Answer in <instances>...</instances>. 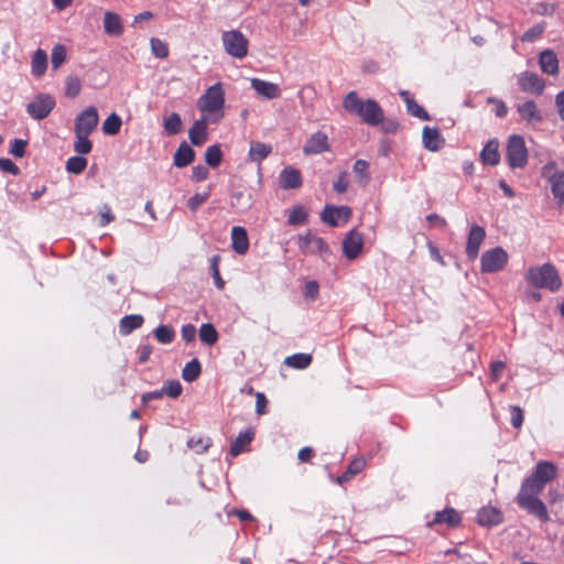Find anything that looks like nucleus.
<instances>
[{
	"mask_svg": "<svg viewBox=\"0 0 564 564\" xmlns=\"http://www.w3.org/2000/svg\"><path fill=\"white\" fill-rule=\"evenodd\" d=\"M546 485L533 476L527 477L517 495L518 506L542 522L550 520L545 503L539 498Z\"/></svg>",
	"mask_w": 564,
	"mask_h": 564,
	"instance_id": "obj_1",
	"label": "nucleus"
},
{
	"mask_svg": "<svg viewBox=\"0 0 564 564\" xmlns=\"http://www.w3.org/2000/svg\"><path fill=\"white\" fill-rule=\"evenodd\" d=\"M343 107L369 126H378L383 120V111L379 104L370 98L367 100L360 99L354 90L344 97Z\"/></svg>",
	"mask_w": 564,
	"mask_h": 564,
	"instance_id": "obj_2",
	"label": "nucleus"
},
{
	"mask_svg": "<svg viewBox=\"0 0 564 564\" xmlns=\"http://www.w3.org/2000/svg\"><path fill=\"white\" fill-rule=\"evenodd\" d=\"M527 282L538 289L556 292L562 286L561 276L552 263L530 267L525 273Z\"/></svg>",
	"mask_w": 564,
	"mask_h": 564,
	"instance_id": "obj_3",
	"label": "nucleus"
},
{
	"mask_svg": "<svg viewBox=\"0 0 564 564\" xmlns=\"http://www.w3.org/2000/svg\"><path fill=\"white\" fill-rule=\"evenodd\" d=\"M225 91L220 83L208 87L197 101V108L200 112L213 116V122L219 121L224 117Z\"/></svg>",
	"mask_w": 564,
	"mask_h": 564,
	"instance_id": "obj_4",
	"label": "nucleus"
},
{
	"mask_svg": "<svg viewBox=\"0 0 564 564\" xmlns=\"http://www.w3.org/2000/svg\"><path fill=\"white\" fill-rule=\"evenodd\" d=\"M299 249L303 254H318L324 260L330 254V249L322 237H317L307 230L304 235L297 236Z\"/></svg>",
	"mask_w": 564,
	"mask_h": 564,
	"instance_id": "obj_5",
	"label": "nucleus"
},
{
	"mask_svg": "<svg viewBox=\"0 0 564 564\" xmlns=\"http://www.w3.org/2000/svg\"><path fill=\"white\" fill-rule=\"evenodd\" d=\"M506 159L511 169H523L528 162V151L521 135L513 134L507 144Z\"/></svg>",
	"mask_w": 564,
	"mask_h": 564,
	"instance_id": "obj_6",
	"label": "nucleus"
},
{
	"mask_svg": "<svg viewBox=\"0 0 564 564\" xmlns=\"http://www.w3.org/2000/svg\"><path fill=\"white\" fill-rule=\"evenodd\" d=\"M221 41L228 55L240 59L247 56L249 42L240 31H225Z\"/></svg>",
	"mask_w": 564,
	"mask_h": 564,
	"instance_id": "obj_7",
	"label": "nucleus"
},
{
	"mask_svg": "<svg viewBox=\"0 0 564 564\" xmlns=\"http://www.w3.org/2000/svg\"><path fill=\"white\" fill-rule=\"evenodd\" d=\"M508 262V253L501 247L485 251L480 258V270L482 273H495L501 271Z\"/></svg>",
	"mask_w": 564,
	"mask_h": 564,
	"instance_id": "obj_8",
	"label": "nucleus"
},
{
	"mask_svg": "<svg viewBox=\"0 0 564 564\" xmlns=\"http://www.w3.org/2000/svg\"><path fill=\"white\" fill-rule=\"evenodd\" d=\"M55 105V99L51 95L39 94L26 105V112L35 120H42L51 113Z\"/></svg>",
	"mask_w": 564,
	"mask_h": 564,
	"instance_id": "obj_9",
	"label": "nucleus"
},
{
	"mask_svg": "<svg viewBox=\"0 0 564 564\" xmlns=\"http://www.w3.org/2000/svg\"><path fill=\"white\" fill-rule=\"evenodd\" d=\"M98 122L99 115L97 108L89 106L76 117L74 132L89 135L97 128Z\"/></svg>",
	"mask_w": 564,
	"mask_h": 564,
	"instance_id": "obj_10",
	"label": "nucleus"
},
{
	"mask_svg": "<svg viewBox=\"0 0 564 564\" xmlns=\"http://www.w3.org/2000/svg\"><path fill=\"white\" fill-rule=\"evenodd\" d=\"M553 170H555V163H547L543 167V175L549 177L552 194L557 199L558 205L564 206V171H555L550 174Z\"/></svg>",
	"mask_w": 564,
	"mask_h": 564,
	"instance_id": "obj_11",
	"label": "nucleus"
},
{
	"mask_svg": "<svg viewBox=\"0 0 564 564\" xmlns=\"http://www.w3.org/2000/svg\"><path fill=\"white\" fill-rule=\"evenodd\" d=\"M350 217L351 208L348 206L326 205L321 213V219L332 227H337L340 221L347 223Z\"/></svg>",
	"mask_w": 564,
	"mask_h": 564,
	"instance_id": "obj_12",
	"label": "nucleus"
},
{
	"mask_svg": "<svg viewBox=\"0 0 564 564\" xmlns=\"http://www.w3.org/2000/svg\"><path fill=\"white\" fill-rule=\"evenodd\" d=\"M364 247V236L357 230H350L343 240V253L348 260L356 259Z\"/></svg>",
	"mask_w": 564,
	"mask_h": 564,
	"instance_id": "obj_13",
	"label": "nucleus"
},
{
	"mask_svg": "<svg viewBox=\"0 0 564 564\" xmlns=\"http://www.w3.org/2000/svg\"><path fill=\"white\" fill-rule=\"evenodd\" d=\"M486 238L485 229L479 225H473L468 232L466 242V254L468 259L475 260L478 256L481 243Z\"/></svg>",
	"mask_w": 564,
	"mask_h": 564,
	"instance_id": "obj_14",
	"label": "nucleus"
},
{
	"mask_svg": "<svg viewBox=\"0 0 564 564\" xmlns=\"http://www.w3.org/2000/svg\"><path fill=\"white\" fill-rule=\"evenodd\" d=\"M519 86L523 91L542 95L545 84L544 80L535 73L524 72L519 76Z\"/></svg>",
	"mask_w": 564,
	"mask_h": 564,
	"instance_id": "obj_15",
	"label": "nucleus"
},
{
	"mask_svg": "<svg viewBox=\"0 0 564 564\" xmlns=\"http://www.w3.org/2000/svg\"><path fill=\"white\" fill-rule=\"evenodd\" d=\"M329 150L328 137L322 131L313 133L303 147V152L307 155L319 154Z\"/></svg>",
	"mask_w": 564,
	"mask_h": 564,
	"instance_id": "obj_16",
	"label": "nucleus"
},
{
	"mask_svg": "<svg viewBox=\"0 0 564 564\" xmlns=\"http://www.w3.org/2000/svg\"><path fill=\"white\" fill-rule=\"evenodd\" d=\"M250 84L252 89L264 99H275L281 95L279 86L271 82H265L260 78H251Z\"/></svg>",
	"mask_w": 564,
	"mask_h": 564,
	"instance_id": "obj_17",
	"label": "nucleus"
},
{
	"mask_svg": "<svg viewBox=\"0 0 564 564\" xmlns=\"http://www.w3.org/2000/svg\"><path fill=\"white\" fill-rule=\"evenodd\" d=\"M556 475L557 468L553 463L549 460H540L536 463L531 476L546 485L552 481Z\"/></svg>",
	"mask_w": 564,
	"mask_h": 564,
	"instance_id": "obj_18",
	"label": "nucleus"
},
{
	"mask_svg": "<svg viewBox=\"0 0 564 564\" xmlns=\"http://www.w3.org/2000/svg\"><path fill=\"white\" fill-rule=\"evenodd\" d=\"M188 138L193 145H202L206 142L207 134V119L205 117L196 120L188 130Z\"/></svg>",
	"mask_w": 564,
	"mask_h": 564,
	"instance_id": "obj_19",
	"label": "nucleus"
},
{
	"mask_svg": "<svg viewBox=\"0 0 564 564\" xmlns=\"http://www.w3.org/2000/svg\"><path fill=\"white\" fill-rule=\"evenodd\" d=\"M231 247L238 254H245L249 249V238L243 227L235 226L231 229Z\"/></svg>",
	"mask_w": 564,
	"mask_h": 564,
	"instance_id": "obj_20",
	"label": "nucleus"
},
{
	"mask_svg": "<svg viewBox=\"0 0 564 564\" xmlns=\"http://www.w3.org/2000/svg\"><path fill=\"white\" fill-rule=\"evenodd\" d=\"M422 139L424 147L433 152L438 151L444 145V139L436 128L424 127Z\"/></svg>",
	"mask_w": 564,
	"mask_h": 564,
	"instance_id": "obj_21",
	"label": "nucleus"
},
{
	"mask_svg": "<svg viewBox=\"0 0 564 564\" xmlns=\"http://www.w3.org/2000/svg\"><path fill=\"white\" fill-rule=\"evenodd\" d=\"M302 177L299 170L294 167H285L280 173V186L283 189H293L300 187Z\"/></svg>",
	"mask_w": 564,
	"mask_h": 564,
	"instance_id": "obj_22",
	"label": "nucleus"
},
{
	"mask_svg": "<svg viewBox=\"0 0 564 564\" xmlns=\"http://www.w3.org/2000/svg\"><path fill=\"white\" fill-rule=\"evenodd\" d=\"M445 523L449 528H455L460 523V516L454 508H446L443 511H437L434 514L432 524Z\"/></svg>",
	"mask_w": 564,
	"mask_h": 564,
	"instance_id": "obj_23",
	"label": "nucleus"
},
{
	"mask_svg": "<svg viewBox=\"0 0 564 564\" xmlns=\"http://www.w3.org/2000/svg\"><path fill=\"white\" fill-rule=\"evenodd\" d=\"M539 64L543 73L555 75L558 72V59L556 54L551 50L540 53Z\"/></svg>",
	"mask_w": 564,
	"mask_h": 564,
	"instance_id": "obj_24",
	"label": "nucleus"
},
{
	"mask_svg": "<svg viewBox=\"0 0 564 564\" xmlns=\"http://www.w3.org/2000/svg\"><path fill=\"white\" fill-rule=\"evenodd\" d=\"M499 143L497 140H489L480 152V160L487 165H497L500 161Z\"/></svg>",
	"mask_w": 564,
	"mask_h": 564,
	"instance_id": "obj_25",
	"label": "nucleus"
},
{
	"mask_svg": "<svg viewBox=\"0 0 564 564\" xmlns=\"http://www.w3.org/2000/svg\"><path fill=\"white\" fill-rule=\"evenodd\" d=\"M501 513L494 507H484L478 511L477 521L480 525L490 527L500 523Z\"/></svg>",
	"mask_w": 564,
	"mask_h": 564,
	"instance_id": "obj_26",
	"label": "nucleus"
},
{
	"mask_svg": "<svg viewBox=\"0 0 564 564\" xmlns=\"http://www.w3.org/2000/svg\"><path fill=\"white\" fill-rule=\"evenodd\" d=\"M519 116L527 122L541 121L542 116L533 100H528L517 108Z\"/></svg>",
	"mask_w": 564,
	"mask_h": 564,
	"instance_id": "obj_27",
	"label": "nucleus"
},
{
	"mask_svg": "<svg viewBox=\"0 0 564 564\" xmlns=\"http://www.w3.org/2000/svg\"><path fill=\"white\" fill-rule=\"evenodd\" d=\"M254 437V432L247 429L238 434L230 445V455L236 457L243 452L245 447L249 445Z\"/></svg>",
	"mask_w": 564,
	"mask_h": 564,
	"instance_id": "obj_28",
	"label": "nucleus"
},
{
	"mask_svg": "<svg viewBox=\"0 0 564 564\" xmlns=\"http://www.w3.org/2000/svg\"><path fill=\"white\" fill-rule=\"evenodd\" d=\"M195 159L194 150L184 141L181 143L174 154V165L176 167H185Z\"/></svg>",
	"mask_w": 564,
	"mask_h": 564,
	"instance_id": "obj_29",
	"label": "nucleus"
},
{
	"mask_svg": "<svg viewBox=\"0 0 564 564\" xmlns=\"http://www.w3.org/2000/svg\"><path fill=\"white\" fill-rule=\"evenodd\" d=\"M104 30L108 35H121L123 26L120 17L117 13L107 11L104 17Z\"/></svg>",
	"mask_w": 564,
	"mask_h": 564,
	"instance_id": "obj_30",
	"label": "nucleus"
},
{
	"mask_svg": "<svg viewBox=\"0 0 564 564\" xmlns=\"http://www.w3.org/2000/svg\"><path fill=\"white\" fill-rule=\"evenodd\" d=\"M271 152L272 147L270 144L260 141L250 142L249 158L252 162L260 164Z\"/></svg>",
	"mask_w": 564,
	"mask_h": 564,
	"instance_id": "obj_31",
	"label": "nucleus"
},
{
	"mask_svg": "<svg viewBox=\"0 0 564 564\" xmlns=\"http://www.w3.org/2000/svg\"><path fill=\"white\" fill-rule=\"evenodd\" d=\"M143 317L138 314L127 315L120 319L119 330L122 335H129L143 324Z\"/></svg>",
	"mask_w": 564,
	"mask_h": 564,
	"instance_id": "obj_32",
	"label": "nucleus"
},
{
	"mask_svg": "<svg viewBox=\"0 0 564 564\" xmlns=\"http://www.w3.org/2000/svg\"><path fill=\"white\" fill-rule=\"evenodd\" d=\"M32 74L36 77L42 76L47 67V56L46 53L42 50L35 51L32 56Z\"/></svg>",
	"mask_w": 564,
	"mask_h": 564,
	"instance_id": "obj_33",
	"label": "nucleus"
},
{
	"mask_svg": "<svg viewBox=\"0 0 564 564\" xmlns=\"http://www.w3.org/2000/svg\"><path fill=\"white\" fill-rule=\"evenodd\" d=\"M312 356L310 354H294L285 358L284 364L294 369H305L312 364Z\"/></svg>",
	"mask_w": 564,
	"mask_h": 564,
	"instance_id": "obj_34",
	"label": "nucleus"
},
{
	"mask_svg": "<svg viewBox=\"0 0 564 564\" xmlns=\"http://www.w3.org/2000/svg\"><path fill=\"white\" fill-rule=\"evenodd\" d=\"M182 119L178 113L172 112L167 117L164 118L163 128L166 134L174 135L181 132L182 130Z\"/></svg>",
	"mask_w": 564,
	"mask_h": 564,
	"instance_id": "obj_35",
	"label": "nucleus"
},
{
	"mask_svg": "<svg viewBox=\"0 0 564 564\" xmlns=\"http://www.w3.org/2000/svg\"><path fill=\"white\" fill-rule=\"evenodd\" d=\"M121 124V118L112 112L104 121L101 130L106 135H116L120 131Z\"/></svg>",
	"mask_w": 564,
	"mask_h": 564,
	"instance_id": "obj_36",
	"label": "nucleus"
},
{
	"mask_svg": "<svg viewBox=\"0 0 564 564\" xmlns=\"http://www.w3.org/2000/svg\"><path fill=\"white\" fill-rule=\"evenodd\" d=\"M202 371L200 362L198 359L194 358L191 361H188L185 367L182 370V378L186 382H193L195 381Z\"/></svg>",
	"mask_w": 564,
	"mask_h": 564,
	"instance_id": "obj_37",
	"label": "nucleus"
},
{
	"mask_svg": "<svg viewBox=\"0 0 564 564\" xmlns=\"http://www.w3.org/2000/svg\"><path fill=\"white\" fill-rule=\"evenodd\" d=\"M199 339L205 345H214L218 340V333L213 324L205 323L200 326L199 332Z\"/></svg>",
	"mask_w": 564,
	"mask_h": 564,
	"instance_id": "obj_38",
	"label": "nucleus"
},
{
	"mask_svg": "<svg viewBox=\"0 0 564 564\" xmlns=\"http://www.w3.org/2000/svg\"><path fill=\"white\" fill-rule=\"evenodd\" d=\"M369 163L366 160H357L354 163L352 171L357 176V181L361 185H367L370 180V174L368 172Z\"/></svg>",
	"mask_w": 564,
	"mask_h": 564,
	"instance_id": "obj_39",
	"label": "nucleus"
},
{
	"mask_svg": "<svg viewBox=\"0 0 564 564\" xmlns=\"http://www.w3.org/2000/svg\"><path fill=\"white\" fill-rule=\"evenodd\" d=\"M88 134L75 133L74 151L78 155H85L91 152L93 143Z\"/></svg>",
	"mask_w": 564,
	"mask_h": 564,
	"instance_id": "obj_40",
	"label": "nucleus"
},
{
	"mask_svg": "<svg viewBox=\"0 0 564 564\" xmlns=\"http://www.w3.org/2000/svg\"><path fill=\"white\" fill-rule=\"evenodd\" d=\"M154 337L161 344H170L175 337V332L170 325H160L154 329Z\"/></svg>",
	"mask_w": 564,
	"mask_h": 564,
	"instance_id": "obj_41",
	"label": "nucleus"
},
{
	"mask_svg": "<svg viewBox=\"0 0 564 564\" xmlns=\"http://www.w3.org/2000/svg\"><path fill=\"white\" fill-rule=\"evenodd\" d=\"M187 445L195 453L203 454L212 446V440L204 436H193L187 441Z\"/></svg>",
	"mask_w": 564,
	"mask_h": 564,
	"instance_id": "obj_42",
	"label": "nucleus"
},
{
	"mask_svg": "<svg viewBox=\"0 0 564 564\" xmlns=\"http://www.w3.org/2000/svg\"><path fill=\"white\" fill-rule=\"evenodd\" d=\"M307 212L302 205H296L292 208L288 223L289 225L296 226V225H303L307 221Z\"/></svg>",
	"mask_w": 564,
	"mask_h": 564,
	"instance_id": "obj_43",
	"label": "nucleus"
},
{
	"mask_svg": "<svg viewBox=\"0 0 564 564\" xmlns=\"http://www.w3.org/2000/svg\"><path fill=\"white\" fill-rule=\"evenodd\" d=\"M87 166V160L82 155L72 156L66 161V171L72 174H80Z\"/></svg>",
	"mask_w": 564,
	"mask_h": 564,
	"instance_id": "obj_44",
	"label": "nucleus"
},
{
	"mask_svg": "<svg viewBox=\"0 0 564 564\" xmlns=\"http://www.w3.org/2000/svg\"><path fill=\"white\" fill-rule=\"evenodd\" d=\"M223 153L219 145L214 144L207 148L205 152V162L212 166L217 167L221 162Z\"/></svg>",
	"mask_w": 564,
	"mask_h": 564,
	"instance_id": "obj_45",
	"label": "nucleus"
},
{
	"mask_svg": "<svg viewBox=\"0 0 564 564\" xmlns=\"http://www.w3.org/2000/svg\"><path fill=\"white\" fill-rule=\"evenodd\" d=\"M219 261H220L219 254L213 256L210 259L209 269H210V273L214 279V283H215L216 288L218 290H223L225 288V281L220 276L219 267H218Z\"/></svg>",
	"mask_w": 564,
	"mask_h": 564,
	"instance_id": "obj_46",
	"label": "nucleus"
},
{
	"mask_svg": "<svg viewBox=\"0 0 564 564\" xmlns=\"http://www.w3.org/2000/svg\"><path fill=\"white\" fill-rule=\"evenodd\" d=\"M66 61V48L61 44H56L52 48L51 63L54 69H57Z\"/></svg>",
	"mask_w": 564,
	"mask_h": 564,
	"instance_id": "obj_47",
	"label": "nucleus"
},
{
	"mask_svg": "<svg viewBox=\"0 0 564 564\" xmlns=\"http://www.w3.org/2000/svg\"><path fill=\"white\" fill-rule=\"evenodd\" d=\"M82 83L76 76H68L65 83V94L69 98H75L79 95Z\"/></svg>",
	"mask_w": 564,
	"mask_h": 564,
	"instance_id": "obj_48",
	"label": "nucleus"
},
{
	"mask_svg": "<svg viewBox=\"0 0 564 564\" xmlns=\"http://www.w3.org/2000/svg\"><path fill=\"white\" fill-rule=\"evenodd\" d=\"M152 54L158 58H165L169 55L167 44L156 37H152L150 41Z\"/></svg>",
	"mask_w": 564,
	"mask_h": 564,
	"instance_id": "obj_49",
	"label": "nucleus"
},
{
	"mask_svg": "<svg viewBox=\"0 0 564 564\" xmlns=\"http://www.w3.org/2000/svg\"><path fill=\"white\" fill-rule=\"evenodd\" d=\"M182 384L178 380H167L162 387V391L170 398H177L182 393Z\"/></svg>",
	"mask_w": 564,
	"mask_h": 564,
	"instance_id": "obj_50",
	"label": "nucleus"
},
{
	"mask_svg": "<svg viewBox=\"0 0 564 564\" xmlns=\"http://www.w3.org/2000/svg\"><path fill=\"white\" fill-rule=\"evenodd\" d=\"M406 110L413 117H416L421 120H429V113L415 101V100H406Z\"/></svg>",
	"mask_w": 564,
	"mask_h": 564,
	"instance_id": "obj_51",
	"label": "nucleus"
},
{
	"mask_svg": "<svg viewBox=\"0 0 564 564\" xmlns=\"http://www.w3.org/2000/svg\"><path fill=\"white\" fill-rule=\"evenodd\" d=\"M544 32V25L543 24H535L529 30H527L522 35L523 42H533L536 39H539Z\"/></svg>",
	"mask_w": 564,
	"mask_h": 564,
	"instance_id": "obj_52",
	"label": "nucleus"
},
{
	"mask_svg": "<svg viewBox=\"0 0 564 564\" xmlns=\"http://www.w3.org/2000/svg\"><path fill=\"white\" fill-rule=\"evenodd\" d=\"M208 197L209 191L197 193L188 199L187 206L191 210L195 212L202 204H204L208 199Z\"/></svg>",
	"mask_w": 564,
	"mask_h": 564,
	"instance_id": "obj_53",
	"label": "nucleus"
},
{
	"mask_svg": "<svg viewBox=\"0 0 564 564\" xmlns=\"http://www.w3.org/2000/svg\"><path fill=\"white\" fill-rule=\"evenodd\" d=\"M510 414H511V425L514 429H520L523 424V411L519 405H511L510 406Z\"/></svg>",
	"mask_w": 564,
	"mask_h": 564,
	"instance_id": "obj_54",
	"label": "nucleus"
},
{
	"mask_svg": "<svg viewBox=\"0 0 564 564\" xmlns=\"http://www.w3.org/2000/svg\"><path fill=\"white\" fill-rule=\"evenodd\" d=\"M26 145H28V142L25 140L14 139L11 142L9 152L15 158H22L25 153Z\"/></svg>",
	"mask_w": 564,
	"mask_h": 564,
	"instance_id": "obj_55",
	"label": "nucleus"
},
{
	"mask_svg": "<svg viewBox=\"0 0 564 564\" xmlns=\"http://www.w3.org/2000/svg\"><path fill=\"white\" fill-rule=\"evenodd\" d=\"M0 170L12 175H18L20 173L19 166L12 160L4 158L0 159Z\"/></svg>",
	"mask_w": 564,
	"mask_h": 564,
	"instance_id": "obj_56",
	"label": "nucleus"
},
{
	"mask_svg": "<svg viewBox=\"0 0 564 564\" xmlns=\"http://www.w3.org/2000/svg\"><path fill=\"white\" fill-rule=\"evenodd\" d=\"M347 172H341L338 178L334 182L333 188L337 193H345L348 188Z\"/></svg>",
	"mask_w": 564,
	"mask_h": 564,
	"instance_id": "obj_57",
	"label": "nucleus"
},
{
	"mask_svg": "<svg viewBox=\"0 0 564 564\" xmlns=\"http://www.w3.org/2000/svg\"><path fill=\"white\" fill-rule=\"evenodd\" d=\"M366 466V462L364 458H356L354 459L352 462L349 463V465L347 466V469L346 471L350 475V476H356L357 474H359L364 467Z\"/></svg>",
	"mask_w": 564,
	"mask_h": 564,
	"instance_id": "obj_58",
	"label": "nucleus"
},
{
	"mask_svg": "<svg viewBox=\"0 0 564 564\" xmlns=\"http://www.w3.org/2000/svg\"><path fill=\"white\" fill-rule=\"evenodd\" d=\"M319 286L316 281H308L304 286V296L310 300H315L318 295Z\"/></svg>",
	"mask_w": 564,
	"mask_h": 564,
	"instance_id": "obj_59",
	"label": "nucleus"
},
{
	"mask_svg": "<svg viewBox=\"0 0 564 564\" xmlns=\"http://www.w3.org/2000/svg\"><path fill=\"white\" fill-rule=\"evenodd\" d=\"M209 175V171L204 165H196L192 170V180L195 182H202Z\"/></svg>",
	"mask_w": 564,
	"mask_h": 564,
	"instance_id": "obj_60",
	"label": "nucleus"
},
{
	"mask_svg": "<svg viewBox=\"0 0 564 564\" xmlns=\"http://www.w3.org/2000/svg\"><path fill=\"white\" fill-rule=\"evenodd\" d=\"M181 335L186 343H191L195 339L196 327L193 324H186L182 327Z\"/></svg>",
	"mask_w": 564,
	"mask_h": 564,
	"instance_id": "obj_61",
	"label": "nucleus"
},
{
	"mask_svg": "<svg viewBox=\"0 0 564 564\" xmlns=\"http://www.w3.org/2000/svg\"><path fill=\"white\" fill-rule=\"evenodd\" d=\"M489 102H494L496 105V116L499 118H505L508 112V108L502 100L489 98Z\"/></svg>",
	"mask_w": 564,
	"mask_h": 564,
	"instance_id": "obj_62",
	"label": "nucleus"
},
{
	"mask_svg": "<svg viewBox=\"0 0 564 564\" xmlns=\"http://www.w3.org/2000/svg\"><path fill=\"white\" fill-rule=\"evenodd\" d=\"M267 406V398L262 392H258L256 394V412L258 414H263L265 412Z\"/></svg>",
	"mask_w": 564,
	"mask_h": 564,
	"instance_id": "obj_63",
	"label": "nucleus"
},
{
	"mask_svg": "<svg viewBox=\"0 0 564 564\" xmlns=\"http://www.w3.org/2000/svg\"><path fill=\"white\" fill-rule=\"evenodd\" d=\"M555 105L562 121H564V90L558 93L555 97Z\"/></svg>",
	"mask_w": 564,
	"mask_h": 564,
	"instance_id": "obj_64",
	"label": "nucleus"
}]
</instances>
